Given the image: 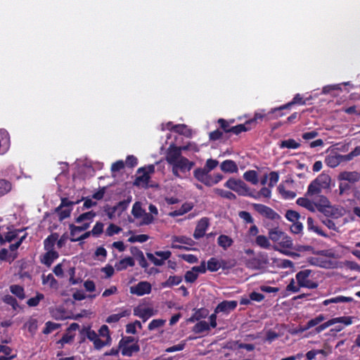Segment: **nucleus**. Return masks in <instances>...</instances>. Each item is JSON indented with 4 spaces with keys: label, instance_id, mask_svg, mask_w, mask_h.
Here are the masks:
<instances>
[{
    "label": "nucleus",
    "instance_id": "58836bf2",
    "mask_svg": "<svg viewBox=\"0 0 360 360\" xmlns=\"http://www.w3.org/2000/svg\"><path fill=\"white\" fill-rule=\"evenodd\" d=\"M23 230L24 229H14L13 231H8L4 237L2 236V243L0 244L4 245L6 242H11L12 240L15 239L18 237V233L20 232H22Z\"/></svg>",
    "mask_w": 360,
    "mask_h": 360
},
{
    "label": "nucleus",
    "instance_id": "f03ea898",
    "mask_svg": "<svg viewBox=\"0 0 360 360\" xmlns=\"http://www.w3.org/2000/svg\"><path fill=\"white\" fill-rule=\"evenodd\" d=\"M316 266L333 269L337 266L334 252L331 250L316 251Z\"/></svg>",
    "mask_w": 360,
    "mask_h": 360
},
{
    "label": "nucleus",
    "instance_id": "13d9d810",
    "mask_svg": "<svg viewBox=\"0 0 360 360\" xmlns=\"http://www.w3.org/2000/svg\"><path fill=\"white\" fill-rule=\"evenodd\" d=\"M295 104L304 105L306 104V100H304L303 97L300 94H297L290 102L285 104V107H289L290 108L292 105Z\"/></svg>",
    "mask_w": 360,
    "mask_h": 360
},
{
    "label": "nucleus",
    "instance_id": "6ab92c4d",
    "mask_svg": "<svg viewBox=\"0 0 360 360\" xmlns=\"http://www.w3.org/2000/svg\"><path fill=\"white\" fill-rule=\"evenodd\" d=\"M285 109H290V108L285 107V105H283L278 108L271 109L267 113H265L264 110H261L260 112L263 111V112L266 115L263 120L269 121L270 120L278 119V117L283 116L284 113L283 112V110Z\"/></svg>",
    "mask_w": 360,
    "mask_h": 360
},
{
    "label": "nucleus",
    "instance_id": "a878e982",
    "mask_svg": "<svg viewBox=\"0 0 360 360\" xmlns=\"http://www.w3.org/2000/svg\"><path fill=\"white\" fill-rule=\"evenodd\" d=\"M134 259L131 257H127L116 262L115 267L117 271H120L126 269L128 266H134Z\"/></svg>",
    "mask_w": 360,
    "mask_h": 360
},
{
    "label": "nucleus",
    "instance_id": "f3484780",
    "mask_svg": "<svg viewBox=\"0 0 360 360\" xmlns=\"http://www.w3.org/2000/svg\"><path fill=\"white\" fill-rule=\"evenodd\" d=\"M238 305V302L236 300H224L218 304L215 308V314L223 312L229 314L230 311L234 310Z\"/></svg>",
    "mask_w": 360,
    "mask_h": 360
},
{
    "label": "nucleus",
    "instance_id": "7ed1b4c3",
    "mask_svg": "<svg viewBox=\"0 0 360 360\" xmlns=\"http://www.w3.org/2000/svg\"><path fill=\"white\" fill-rule=\"evenodd\" d=\"M266 115L262 112H256L252 119L247 120L244 124H240L231 127V133L238 135L241 132L248 131L256 127L259 121H263Z\"/></svg>",
    "mask_w": 360,
    "mask_h": 360
},
{
    "label": "nucleus",
    "instance_id": "c756f323",
    "mask_svg": "<svg viewBox=\"0 0 360 360\" xmlns=\"http://www.w3.org/2000/svg\"><path fill=\"white\" fill-rule=\"evenodd\" d=\"M150 179V176L147 173L141 172L139 175L136 177L134 184L136 186H142L146 188L148 186Z\"/></svg>",
    "mask_w": 360,
    "mask_h": 360
},
{
    "label": "nucleus",
    "instance_id": "79ce46f5",
    "mask_svg": "<svg viewBox=\"0 0 360 360\" xmlns=\"http://www.w3.org/2000/svg\"><path fill=\"white\" fill-rule=\"evenodd\" d=\"M284 235V232L279 230L278 227L269 231V237L274 242H278L280 240H282Z\"/></svg>",
    "mask_w": 360,
    "mask_h": 360
},
{
    "label": "nucleus",
    "instance_id": "680f3d73",
    "mask_svg": "<svg viewBox=\"0 0 360 360\" xmlns=\"http://www.w3.org/2000/svg\"><path fill=\"white\" fill-rule=\"evenodd\" d=\"M149 239V236L146 234H140L132 236L128 238V241L129 243H144Z\"/></svg>",
    "mask_w": 360,
    "mask_h": 360
},
{
    "label": "nucleus",
    "instance_id": "37998d69",
    "mask_svg": "<svg viewBox=\"0 0 360 360\" xmlns=\"http://www.w3.org/2000/svg\"><path fill=\"white\" fill-rule=\"evenodd\" d=\"M255 243L262 248L269 249L271 248L269 238L263 235H259L256 237Z\"/></svg>",
    "mask_w": 360,
    "mask_h": 360
},
{
    "label": "nucleus",
    "instance_id": "4c0bfd02",
    "mask_svg": "<svg viewBox=\"0 0 360 360\" xmlns=\"http://www.w3.org/2000/svg\"><path fill=\"white\" fill-rule=\"evenodd\" d=\"M96 216V213L94 211H89L81 214L75 219L76 223H82L84 221L85 222H89L90 224L93 221L94 217Z\"/></svg>",
    "mask_w": 360,
    "mask_h": 360
},
{
    "label": "nucleus",
    "instance_id": "423d86ee",
    "mask_svg": "<svg viewBox=\"0 0 360 360\" xmlns=\"http://www.w3.org/2000/svg\"><path fill=\"white\" fill-rule=\"evenodd\" d=\"M80 333L82 335H84L79 341L80 343L84 342L85 341V338H86L93 342L95 349L100 350L102 349L103 340L99 338L98 333H96L94 330H91L89 326L84 327L80 331Z\"/></svg>",
    "mask_w": 360,
    "mask_h": 360
},
{
    "label": "nucleus",
    "instance_id": "a211bd4d",
    "mask_svg": "<svg viewBox=\"0 0 360 360\" xmlns=\"http://www.w3.org/2000/svg\"><path fill=\"white\" fill-rule=\"evenodd\" d=\"M325 162L330 167H335L342 162H346L345 155L338 154L337 153H330L326 159Z\"/></svg>",
    "mask_w": 360,
    "mask_h": 360
},
{
    "label": "nucleus",
    "instance_id": "4d7b16f0",
    "mask_svg": "<svg viewBox=\"0 0 360 360\" xmlns=\"http://www.w3.org/2000/svg\"><path fill=\"white\" fill-rule=\"evenodd\" d=\"M165 323L166 320L165 319H153L149 323L148 328L149 330H153L156 328L163 326L165 324Z\"/></svg>",
    "mask_w": 360,
    "mask_h": 360
},
{
    "label": "nucleus",
    "instance_id": "5701e85b",
    "mask_svg": "<svg viewBox=\"0 0 360 360\" xmlns=\"http://www.w3.org/2000/svg\"><path fill=\"white\" fill-rule=\"evenodd\" d=\"M98 337L101 336L105 338L103 340L102 348L105 346H110L112 343V338L110 334V330L108 326L103 325L98 330Z\"/></svg>",
    "mask_w": 360,
    "mask_h": 360
},
{
    "label": "nucleus",
    "instance_id": "c03bdc74",
    "mask_svg": "<svg viewBox=\"0 0 360 360\" xmlns=\"http://www.w3.org/2000/svg\"><path fill=\"white\" fill-rule=\"evenodd\" d=\"M210 330V326L205 321L198 322L193 328V331L196 334L202 333Z\"/></svg>",
    "mask_w": 360,
    "mask_h": 360
},
{
    "label": "nucleus",
    "instance_id": "69168bd1",
    "mask_svg": "<svg viewBox=\"0 0 360 360\" xmlns=\"http://www.w3.org/2000/svg\"><path fill=\"white\" fill-rule=\"evenodd\" d=\"M3 301L6 304L11 306L14 309H15L16 307L18 306L17 300L11 295H4V297H3Z\"/></svg>",
    "mask_w": 360,
    "mask_h": 360
},
{
    "label": "nucleus",
    "instance_id": "f257e3e1",
    "mask_svg": "<svg viewBox=\"0 0 360 360\" xmlns=\"http://www.w3.org/2000/svg\"><path fill=\"white\" fill-rule=\"evenodd\" d=\"M316 210L326 217L338 219L342 215V210L332 205L328 198L316 195Z\"/></svg>",
    "mask_w": 360,
    "mask_h": 360
},
{
    "label": "nucleus",
    "instance_id": "2f4dec72",
    "mask_svg": "<svg viewBox=\"0 0 360 360\" xmlns=\"http://www.w3.org/2000/svg\"><path fill=\"white\" fill-rule=\"evenodd\" d=\"M13 188L12 183L4 179H0V197L8 193Z\"/></svg>",
    "mask_w": 360,
    "mask_h": 360
},
{
    "label": "nucleus",
    "instance_id": "a18cd8bd",
    "mask_svg": "<svg viewBox=\"0 0 360 360\" xmlns=\"http://www.w3.org/2000/svg\"><path fill=\"white\" fill-rule=\"evenodd\" d=\"M193 208V206L188 203H184L181 205V207L174 212L169 213V215L172 217H177L181 216L188 212H189Z\"/></svg>",
    "mask_w": 360,
    "mask_h": 360
},
{
    "label": "nucleus",
    "instance_id": "de8ad7c7",
    "mask_svg": "<svg viewBox=\"0 0 360 360\" xmlns=\"http://www.w3.org/2000/svg\"><path fill=\"white\" fill-rule=\"evenodd\" d=\"M221 267V264L215 257H211L207 263V269L211 272L217 271Z\"/></svg>",
    "mask_w": 360,
    "mask_h": 360
},
{
    "label": "nucleus",
    "instance_id": "8fccbe9b",
    "mask_svg": "<svg viewBox=\"0 0 360 360\" xmlns=\"http://www.w3.org/2000/svg\"><path fill=\"white\" fill-rule=\"evenodd\" d=\"M130 202L129 200H124L120 201L116 205L112 207V212L115 213L116 212H119V214L122 213L124 210H127L129 204Z\"/></svg>",
    "mask_w": 360,
    "mask_h": 360
},
{
    "label": "nucleus",
    "instance_id": "bf43d9fd",
    "mask_svg": "<svg viewBox=\"0 0 360 360\" xmlns=\"http://www.w3.org/2000/svg\"><path fill=\"white\" fill-rule=\"evenodd\" d=\"M90 226L89 222H84L81 226H75L73 224H70L69 225V229L71 231L72 233H74V230H77V231L82 232L87 230Z\"/></svg>",
    "mask_w": 360,
    "mask_h": 360
},
{
    "label": "nucleus",
    "instance_id": "bb28decb",
    "mask_svg": "<svg viewBox=\"0 0 360 360\" xmlns=\"http://www.w3.org/2000/svg\"><path fill=\"white\" fill-rule=\"evenodd\" d=\"M220 168L224 172L234 173L238 172L236 163L231 160H226L220 165Z\"/></svg>",
    "mask_w": 360,
    "mask_h": 360
},
{
    "label": "nucleus",
    "instance_id": "338daca9",
    "mask_svg": "<svg viewBox=\"0 0 360 360\" xmlns=\"http://www.w3.org/2000/svg\"><path fill=\"white\" fill-rule=\"evenodd\" d=\"M218 165L219 162L217 160L210 158L207 160L205 165L203 168L207 172H210L212 170L216 168Z\"/></svg>",
    "mask_w": 360,
    "mask_h": 360
},
{
    "label": "nucleus",
    "instance_id": "9d476101",
    "mask_svg": "<svg viewBox=\"0 0 360 360\" xmlns=\"http://www.w3.org/2000/svg\"><path fill=\"white\" fill-rule=\"evenodd\" d=\"M182 150L180 146H176L174 143L169 145L166 152V160L170 165H174V163L181 159L183 156L181 155Z\"/></svg>",
    "mask_w": 360,
    "mask_h": 360
},
{
    "label": "nucleus",
    "instance_id": "2eb2a0df",
    "mask_svg": "<svg viewBox=\"0 0 360 360\" xmlns=\"http://www.w3.org/2000/svg\"><path fill=\"white\" fill-rule=\"evenodd\" d=\"M210 226V220L207 217L201 218L195 226L193 238L198 240L205 235V232Z\"/></svg>",
    "mask_w": 360,
    "mask_h": 360
},
{
    "label": "nucleus",
    "instance_id": "0eeeda50",
    "mask_svg": "<svg viewBox=\"0 0 360 360\" xmlns=\"http://www.w3.org/2000/svg\"><path fill=\"white\" fill-rule=\"evenodd\" d=\"M172 255V252L167 251H155L154 254L150 252L146 253L147 258L155 266H160L165 264V261L167 260Z\"/></svg>",
    "mask_w": 360,
    "mask_h": 360
},
{
    "label": "nucleus",
    "instance_id": "49530a36",
    "mask_svg": "<svg viewBox=\"0 0 360 360\" xmlns=\"http://www.w3.org/2000/svg\"><path fill=\"white\" fill-rule=\"evenodd\" d=\"M214 193L216 194H217L218 195H219L224 198H226V199H229L231 200H236V195L233 193L229 191H224L221 188H215Z\"/></svg>",
    "mask_w": 360,
    "mask_h": 360
},
{
    "label": "nucleus",
    "instance_id": "3c124183",
    "mask_svg": "<svg viewBox=\"0 0 360 360\" xmlns=\"http://www.w3.org/2000/svg\"><path fill=\"white\" fill-rule=\"evenodd\" d=\"M279 193L282 195L283 198L285 200L294 199L296 196V193L292 191H286L283 186L280 185L278 187Z\"/></svg>",
    "mask_w": 360,
    "mask_h": 360
},
{
    "label": "nucleus",
    "instance_id": "f704fd0d",
    "mask_svg": "<svg viewBox=\"0 0 360 360\" xmlns=\"http://www.w3.org/2000/svg\"><path fill=\"white\" fill-rule=\"evenodd\" d=\"M243 178L245 181L250 182L253 185H257L259 182L258 174L255 170H248L243 174Z\"/></svg>",
    "mask_w": 360,
    "mask_h": 360
},
{
    "label": "nucleus",
    "instance_id": "f8f14e48",
    "mask_svg": "<svg viewBox=\"0 0 360 360\" xmlns=\"http://www.w3.org/2000/svg\"><path fill=\"white\" fill-rule=\"evenodd\" d=\"M152 286L148 281H140L136 285L130 287V293L137 296H143L150 293Z\"/></svg>",
    "mask_w": 360,
    "mask_h": 360
},
{
    "label": "nucleus",
    "instance_id": "4468645a",
    "mask_svg": "<svg viewBox=\"0 0 360 360\" xmlns=\"http://www.w3.org/2000/svg\"><path fill=\"white\" fill-rule=\"evenodd\" d=\"M352 316H341L338 318L332 319L327 322L320 325L319 326L316 327V333H319L324 330L326 328L333 325L337 323H343L345 326H349L352 323Z\"/></svg>",
    "mask_w": 360,
    "mask_h": 360
},
{
    "label": "nucleus",
    "instance_id": "c85d7f7f",
    "mask_svg": "<svg viewBox=\"0 0 360 360\" xmlns=\"http://www.w3.org/2000/svg\"><path fill=\"white\" fill-rule=\"evenodd\" d=\"M58 238V234L57 233H53L49 235L44 240V247L45 250H54V245L56 243V241Z\"/></svg>",
    "mask_w": 360,
    "mask_h": 360
},
{
    "label": "nucleus",
    "instance_id": "0e129e2a",
    "mask_svg": "<svg viewBox=\"0 0 360 360\" xmlns=\"http://www.w3.org/2000/svg\"><path fill=\"white\" fill-rule=\"evenodd\" d=\"M60 327V324L48 321L45 324V328H44L43 333L44 334H49L56 330H57Z\"/></svg>",
    "mask_w": 360,
    "mask_h": 360
},
{
    "label": "nucleus",
    "instance_id": "1a4fd4ad",
    "mask_svg": "<svg viewBox=\"0 0 360 360\" xmlns=\"http://www.w3.org/2000/svg\"><path fill=\"white\" fill-rule=\"evenodd\" d=\"M252 207L254 210L258 212L262 216L271 219V220H278L280 219V215L275 212L272 208L258 203H253Z\"/></svg>",
    "mask_w": 360,
    "mask_h": 360
},
{
    "label": "nucleus",
    "instance_id": "4be33fe9",
    "mask_svg": "<svg viewBox=\"0 0 360 360\" xmlns=\"http://www.w3.org/2000/svg\"><path fill=\"white\" fill-rule=\"evenodd\" d=\"M59 254L57 251L54 250H46V252L43 255V257L41 259V263L47 266L48 267L51 266L55 259L58 258Z\"/></svg>",
    "mask_w": 360,
    "mask_h": 360
},
{
    "label": "nucleus",
    "instance_id": "e433bc0d",
    "mask_svg": "<svg viewBox=\"0 0 360 360\" xmlns=\"http://www.w3.org/2000/svg\"><path fill=\"white\" fill-rule=\"evenodd\" d=\"M280 148H292L297 149L300 146V144L293 139L281 141L278 143Z\"/></svg>",
    "mask_w": 360,
    "mask_h": 360
},
{
    "label": "nucleus",
    "instance_id": "09e8293b",
    "mask_svg": "<svg viewBox=\"0 0 360 360\" xmlns=\"http://www.w3.org/2000/svg\"><path fill=\"white\" fill-rule=\"evenodd\" d=\"M145 210H143L141 207V204L140 202H136L132 207L131 214L132 215L136 218L139 219L144 214Z\"/></svg>",
    "mask_w": 360,
    "mask_h": 360
},
{
    "label": "nucleus",
    "instance_id": "9b49d317",
    "mask_svg": "<svg viewBox=\"0 0 360 360\" xmlns=\"http://www.w3.org/2000/svg\"><path fill=\"white\" fill-rule=\"evenodd\" d=\"M311 272L310 269H304L299 271L296 274V279L300 287L308 288H315V282L310 281L309 278Z\"/></svg>",
    "mask_w": 360,
    "mask_h": 360
},
{
    "label": "nucleus",
    "instance_id": "603ef678",
    "mask_svg": "<svg viewBox=\"0 0 360 360\" xmlns=\"http://www.w3.org/2000/svg\"><path fill=\"white\" fill-rule=\"evenodd\" d=\"M42 283L43 284L49 283L50 287L53 288H56L58 286V281L51 274L47 276L43 275Z\"/></svg>",
    "mask_w": 360,
    "mask_h": 360
},
{
    "label": "nucleus",
    "instance_id": "dca6fc26",
    "mask_svg": "<svg viewBox=\"0 0 360 360\" xmlns=\"http://www.w3.org/2000/svg\"><path fill=\"white\" fill-rule=\"evenodd\" d=\"M194 177L200 182L204 184L207 186H212V176L210 172L204 168H197L193 171Z\"/></svg>",
    "mask_w": 360,
    "mask_h": 360
},
{
    "label": "nucleus",
    "instance_id": "cd10ccee",
    "mask_svg": "<svg viewBox=\"0 0 360 360\" xmlns=\"http://www.w3.org/2000/svg\"><path fill=\"white\" fill-rule=\"evenodd\" d=\"M235 192L241 196L250 197L252 191L243 181L240 180L236 188L235 189Z\"/></svg>",
    "mask_w": 360,
    "mask_h": 360
},
{
    "label": "nucleus",
    "instance_id": "ddd939ff",
    "mask_svg": "<svg viewBox=\"0 0 360 360\" xmlns=\"http://www.w3.org/2000/svg\"><path fill=\"white\" fill-rule=\"evenodd\" d=\"M174 243H179L181 244H185L189 246H193L195 244V242L191 238H188L186 236H173L172 237V248L178 249V250H192L191 248L187 246L176 245Z\"/></svg>",
    "mask_w": 360,
    "mask_h": 360
},
{
    "label": "nucleus",
    "instance_id": "39448f33",
    "mask_svg": "<svg viewBox=\"0 0 360 360\" xmlns=\"http://www.w3.org/2000/svg\"><path fill=\"white\" fill-rule=\"evenodd\" d=\"M315 194V180H313L309 187L304 197L299 198L296 200V203L301 207L306 208L310 212H315V202L310 200L307 196Z\"/></svg>",
    "mask_w": 360,
    "mask_h": 360
},
{
    "label": "nucleus",
    "instance_id": "aec40b11",
    "mask_svg": "<svg viewBox=\"0 0 360 360\" xmlns=\"http://www.w3.org/2000/svg\"><path fill=\"white\" fill-rule=\"evenodd\" d=\"M338 179L342 181H347L349 183H356L360 180V173L354 172H340Z\"/></svg>",
    "mask_w": 360,
    "mask_h": 360
},
{
    "label": "nucleus",
    "instance_id": "052dcab7",
    "mask_svg": "<svg viewBox=\"0 0 360 360\" xmlns=\"http://www.w3.org/2000/svg\"><path fill=\"white\" fill-rule=\"evenodd\" d=\"M122 231V229L114 224H110L105 231V235L108 236H112L115 234H118Z\"/></svg>",
    "mask_w": 360,
    "mask_h": 360
},
{
    "label": "nucleus",
    "instance_id": "864d4df0",
    "mask_svg": "<svg viewBox=\"0 0 360 360\" xmlns=\"http://www.w3.org/2000/svg\"><path fill=\"white\" fill-rule=\"evenodd\" d=\"M17 257V254L15 253L13 256H11L8 254V251L6 248H2L0 250V260L1 261H8L9 263H11L14 259Z\"/></svg>",
    "mask_w": 360,
    "mask_h": 360
},
{
    "label": "nucleus",
    "instance_id": "473e14b6",
    "mask_svg": "<svg viewBox=\"0 0 360 360\" xmlns=\"http://www.w3.org/2000/svg\"><path fill=\"white\" fill-rule=\"evenodd\" d=\"M233 240L231 238L226 235H220L217 238V243L219 246L221 247L224 250H226L233 245Z\"/></svg>",
    "mask_w": 360,
    "mask_h": 360
},
{
    "label": "nucleus",
    "instance_id": "5fc2aeb1",
    "mask_svg": "<svg viewBox=\"0 0 360 360\" xmlns=\"http://www.w3.org/2000/svg\"><path fill=\"white\" fill-rule=\"evenodd\" d=\"M44 298V295L42 293L37 292L35 297H31L27 301V304L29 307H37Z\"/></svg>",
    "mask_w": 360,
    "mask_h": 360
},
{
    "label": "nucleus",
    "instance_id": "7c9ffc66",
    "mask_svg": "<svg viewBox=\"0 0 360 360\" xmlns=\"http://www.w3.org/2000/svg\"><path fill=\"white\" fill-rule=\"evenodd\" d=\"M182 281L181 276H169L167 281L162 283V288H172L174 285H177Z\"/></svg>",
    "mask_w": 360,
    "mask_h": 360
},
{
    "label": "nucleus",
    "instance_id": "c9c22d12",
    "mask_svg": "<svg viewBox=\"0 0 360 360\" xmlns=\"http://www.w3.org/2000/svg\"><path fill=\"white\" fill-rule=\"evenodd\" d=\"M354 299L352 297H345L339 295L331 299L326 300L323 302L324 305H328L330 303H339V302H352Z\"/></svg>",
    "mask_w": 360,
    "mask_h": 360
},
{
    "label": "nucleus",
    "instance_id": "20e7f679",
    "mask_svg": "<svg viewBox=\"0 0 360 360\" xmlns=\"http://www.w3.org/2000/svg\"><path fill=\"white\" fill-rule=\"evenodd\" d=\"M269 260L267 253L259 252L257 257L250 258L245 262L247 268L252 270H259L269 264Z\"/></svg>",
    "mask_w": 360,
    "mask_h": 360
},
{
    "label": "nucleus",
    "instance_id": "774afa93",
    "mask_svg": "<svg viewBox=\"0 0 360 360\" xmlns=\"http://www.w3.org/2000/svg\"><path fill=\"white\" fill-rule=\"evenodd\" d=\"M198 277V274L195 271H193L192 269L191 271H187L184 276L186 282L191 283H194L197 280Z\"/></svg>",
    "mask_w": 360,
    "mask_h": 360
},
{
    "label": "nucleus",
    "instance_id": "393cba45",
    "mask_svg": "<svg viewBox=\"0 0 360 360\" xmlns=\"http://www.w3.org/2000/svg\"><path fill=\"white\" fill-rule=\"evenodd\" d=\"M121 350V353L124 356H132L134 353H137L140 351V346L138 344V341L131 345L124 346V347H119Z\"/></svg>",
    "mask_w": 360,
    "mask_h": 360
},
{
    "label": "nucleus",
    "instance_id": "412c9836",
    "mask_svg": "<svg viewBox=\"0 0 360 360\" xmlns=\"http://www.w3.org/2000/svg\"><path fill=\"white\" fill-rule=\"evenodd\" d=\"M176 167H177L180 172L185 173L186 172H189L194 165V162L189 161L186 158L182 157L178 161H176L174 165Z\"/></svg>",
    "mask_w": 360,
    "mask_h": 360
},
{
    "label": "nucleus",
    "instance_id": "6e6552de",
    "mask_svg": "<svg viewBox=\"0 0 360 360\" xmlns=\"http://www.w3.org/2000/svg\"><path fill=\"white\" fill-rule=\"evenodd\" d=\"M331 178L329 174L322 173L316 177V195L323 192L324 193H330L331 191Z\"/></svg>",
    "mask_w": 360,
    "mask_h": 360
},
{
    "label": "nucleus",
    "instance_id": "b1692460",
    "mask_svg": "<svg viewBox=\"0 0 360 360\" xmlns=\"http://www.w3.org/2000/svg\"><path fill=\"white\" fill-rule=\"evenodd\" d=\"M134 314L143 319V321H146L150 317L153 316V310L151 308H140L136 307L134 309Z\"/></svg>",
    "mask_w": 360,
    "mask_h": 360
},
{
    "label": "nucleus",
    "instance_id": "72a5a7b5",
    "mask_svg": "<svg viewBox=\"0 0 360 360\" xmlns=\"http://www.w3.org/2000/svg\"><path fill=\"white\" fill-rule=\"evenodd\" d=\"M271 195V189L269 188L263 187L258 192L252 191L250 198L257 200V199L260 198L261 196H263L266 198H270Z\"/></svg>",
    "mask_w": 360,
    "mask_h": 360
},
{
    "label": "nucleus",
    "instance_id": "e2e57ef3",
    "mask_svg": "<svg viewBox=\"0 0 360 360\" xmlns=\"http://www.w3.org/2000/svg\"><path fill=\"white\" fill-rule=\"evenodd\" d=\"M103 226L102 222L97 221L91 231V235L95 237L99 236L103 232Z\"/></svg>",
    "mask_w": 360,
    "mask_h": 360
},
{
    "label": "nucleus",
    "instance_id": "ea45409f",
    "mask_svg": "<svg viewBox=\"0 0 360 360\" xmlns=\"http://www.w3.org/2000/svg\"><path fill=\"white\" fill-rule=\"evenodd\" d=\"M9 288L11 292L20 300H23L25 297V290L22 286L14 284L11 285Z\"/></svg>",
    "mask_w": 360,
    "mask_h": 360
},
{
    "label": "nucleus",
    "instance_id": "6e6d98bb",
    "mask_svg": "<svg viewBox=\"0 0 360 360\" xmlns=\"http://www.w3.org/2000/svg\"><path fill=\"white\" fill-rule=\"evenodd\" d=\"M285 217L288 221L294 223L298 221L300 214L297 211L288 210L286 211Z\"/></svg>",
    "mask_w": 360,
    "mask_h": 360
},
{
    "label": "nucleus",
    "instance_id": "a19ab883",
    "mask_svg": "<svg viewBox=\"0 0 360 360\" xmlns=\"http://www.w3.org/2000/svg\"><path fill=\"white\" fill-rule=\"evenodd\" d=\"M129 314H130V311H129V310H124L121 313L113 314L110 315L106 319L105 321L107 323H117V322H118L120 320L121 318L127 316Z\"/></svg>",
    "mask_w": 360,
    "mask_h": 360
}]
</instances>
